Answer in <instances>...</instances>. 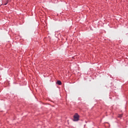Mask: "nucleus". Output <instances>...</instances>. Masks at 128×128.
Returning a JSON list of instances; mask_svg holds the SVG:
<instances>
[{"label": "nucleus", "mask_w": 128, "mask_h": 128, "mask_svg": "<svg viewBox=\"0 0 128 128\" xmlns=\"http://www.w3.org/2000/svg\"><path fill=\"white\" fill-rule=\"evenodd\" d=\"M56 84L59 86H60L62 84V82H60V80H57Z\"/></svg>", "instance_id": "nucleus-2"}, {"label": "nucleus", "mask_w": 128, "mask_h": 128, "mask_svg": "<svg viewBox=\"0 0 128 128\" xmlns=\"http://www.w3.org/2000/svg\"><path fill=\"white\" fill-rule=\"evenodd\" d=\"M6 4H5V5Z\"/></svg>", "instance_id": "nucleus-4"}, {"label": "nucleus", "mask_w": 128, "mask_h": 128, "mask_svg": "<svg viewBox=\"0 0 128 128\" xmlns=\"http://www.w3.org/2000/svg\"><path fill=\"white\" fill-rule=\"evenodd\" d=\"M118 118H122V114H119L118 116Z\"/></svg>", "instance_id": "nucleus-3"}, {"label": "nucleus", "mask_w": 128, "mask_h": 128, "mask_svg": "<svg viewBox=\"0 0 128 128\" xmlns=\"http://www.w3.org/2000/svg\"><path fill=\"white\" fill-rule=\"evenodd\" d=\"M74 122H78L80 120V116L78 114H76L74 116Z\"/></svg>", "instance_id": "nucleus-1"}]
</instances>
